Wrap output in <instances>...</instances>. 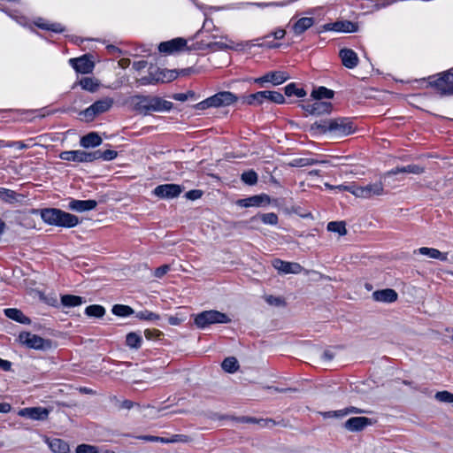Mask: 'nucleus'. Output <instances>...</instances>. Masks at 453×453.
Masks as SVG:
<instances>
[{
    "label": "nucleus",
    "mask_w": 453,
    "mask_h": 453,
    "mask_svg": "<svg viewBox=\"0 0 453 453\" xmlns=\"http://www.w3.org/2000/svg\"><path fill=\"white\" fill-rule=\"evenodd\" d=\"M203 195V192L198 189L190 190L186 193V197L190 200L199 199Z\"/></svg>",
    "instance_id": "nucleus-58"
},
{
    "label": "nucleus",
    "mask_w": 453,
    "mask_h": 453,
    "mask_svg": "<svg viewBox=\"0 0 453 453\" xmlns=\"http://www.w3.org/2000/svg\"><path fill=\"white\" fill-rule=\"evenodd\" d=\"M36 25L39 27H42V28H44V29H48V30H51V31H54V32H63L64 31V28L59 24L47 25V24H42V23H36Z\"/></svg>",
    "instance_id": "nucleus-54"
},
{
    "label": "nucleus",
    "mask_w": 453,
    "mask_h": 453,
    "mask_svg": "<svg viewBox=\"0 0 453 453\" xmlns=\"http://www.w3.org/2000/svg\"><path fill=\"white\" fill-rule=\"evenodd\" d=\"M311 96L319 101L322 98H332L334 96V91L325 87H319L312 91Z\"/></svg>",
    "instance_id": "nucleus-33"
},
{
    "label": "nucleus",
    "mask_w": 453,
    "mask_h": 453,
    "mask_svg": "<svg viewBox=\"0 0 453 453\" xmlns=\"http://www.w3.org/2000/svg\"><path fill=\"white\" fill-rule=\"evenodd\" d=\"M260 219L263 223L273 226L277 225L279 221L277 214L273 212L261 214Z\"/></svg>",
    "instance_id": "nucleus-45"
},
{
    "label": "nucleus",
    "mask_w": 453,
    "mask_h": 453,
    "mask_svg": "<svg viewBox=\"0 0 453 453\" xmlns=\"http://www.w3.org/2000/svg\"><path fill=\"white\" fill-rule=\"evenodd\" d=\"M173 103L158 96H150V113L152 111H169L173 108Z\"/></svg>",
    "instance_id": "nucleus-18"
},
{
    "label": "nucleus",
    "mask_w": 453,
    "mask_h": 453,
    "mask_svg": "<svg viewBox=\"0 0 453 453\" xmlns=\"http://www.w3.org/2000/svg\"><path fill=\"white\" fill-rule=\"evenodd\" d=\"M314 163L313 159L310 158H296L288 163V165L291 167H303L307 165H311Z\"/></svg>",
    "instance_id": "nucleus-44"
},
{
    "label": "nucleus",
    "mask_w": 453,
    "mask_h": 453,
    "mask_svg": "<svg viewBox=\"0 0 453 453\" xmlns=\"http://www.w3.org/2000/svg\"><path fill=\"white\" fill-rule=\"evenodd\" d=\"M265 94L263 91L251 94L245 98V102L249 104H253L255 102L261 104L264 101Z\"/></svg>",
    "instance_id": "nucleus-47"
},
{
    "label": "nucleus",
    "mask_w": 453,
    "mask_h": 453,
    "mask_svg": "<svg viewBox=\"0 0 453 453\" xmlns=\"http://www.w3.org/2000/svg\"><path fill=\"white\" fill-rule=\"evenodd\" d=\"M102 143V138L96 133H89L81 139V145L84 148L96 147Z\"/></svg>",
    "instance_id": "nucleus-22"
},
{
    "label": "nucleus",
    "mask_w": 453,
    "mask_h": 453,
    "mask_svg": "<svg viewBox=\"0 0 453 453\" xmlns=\"http://www.w3.org/2000/svg\"><path fill=\"white\" fill-rule=\"evenodd\" d=\"M265 300L271 306L285 307L287 304L285 298H283L281 296L266 295V296H265Z\"/></svg>",
    "instance_id": "nucleus-37"
},
{
    "label": "nucleus",
    "mask_w": 453,
    "mask_h": 453,
    "mask_svg": "<svg viewBox=\"0 0 453 453\" xmlns=\"http://www.w3.org/2000/svg\"><path fill=\"white\" fill-rule=\"evenodd\" d=\"M429 84L441 95H453V73H445Z\"/></svg>",
    "instance_id": "nucleus-8"
},
{
    "label": "nucleus",
    "mask_w": 453,
    "mask_h": 453,
    "mask_svg": "<svg viewBox=\"0 0 453 453\" xmlns=\"http://www.w3.org/2000/svg\"><path fill=\"white\" fill-rule=\"evenodd\" d=\"M96 152L99 154L96 156V159L103 158L104 160H112L118 155V152L112 150H106L104 151L96 150Z\"/></svg>",
    "instance_id": "nucleus-48"
},
{
    "label": "nucleus",
    "mask_w": 453,
    "mask_h": 453,
    "mask_svg": "<svg viewBox=\"0 0 453 453\" xmlns=\"http://www.w3.org/2000/svg\"><path fill=\"white\" fill-rule=\"evenodd\" d=\"M112 312L119 317H127L133 314L134 311L130 306L123 304H115L112 307Z\"/></svg>",
    "instance_id": "nucleus-36"
},
{
    "label": "nucleus",
    "mask_w": 453,
    "mask_h": 453,
    "mask_svg": "<svg viewBox=\"0 0 453 453\" xmlns=\"http://www.w3.org/2000/svg\"><path fill=\"white\" fill-rule=\"evenodd\" d=\"M350 192L357 197L366 199L365 188L363 186L351 187Z\"/></svg>",
    "instance_id": "nucleus-55"
},
{
    "label": "nucleus",
    "mask_w": 453,
    "mask_h": 453,
    "mask_svg": "<svg viewBox=\"0 0 453 453\" xmlns=\"http://www.w3.org/2000/svg\"><path fill=\"white\" fill-rule=\"evenodd\" d=\"M132 110L143 115L150 114V96L135 95L127 100Z\"/></svg>",
    "instance_id": "nucleus-7"
},
{
    "label": "nucleus",
    "mask_w": 453,
    "mask_h": 453,
    "mask_svg": "<svg viewBox=\"0 0 453 453\" xmlns=\"http://www.w3.org/2000/svg\"><path fill=\"white\" fill-rule=\"evenodd\" d=\"M42 219L48 225L61 227H73L79 224L77 216L55 208L40 211Z\"/></svg>",
    "instance_id": "nucleus-1"
},
{
    "label": "nucleus",
    "mask_w": 453,
    "mask_h": 453,
    "mask_svg": "<svg viewBox=\"0 0 453 453\" xmlns=\"http://www.w3.org/2000/svg\"><path fill=\"white\" fill-rule=\"evenodd\" d=\"M296 89V85L294 83H290L285 87V94L288 96H291L292 95H295Z\"/></svg>",
    "instance_id": "nucleus-62"
},
{
    "label": "nucleus",
    "mask_w": 453,
    "mask_h": 453,
    "mask_svg": "<svg viewBox=\"0 0 453 453\" xmlns=\"http://www.w3.org/2000/svg\"><path fill=\"white\" fill-rule=\"evenodd\" d=\"M80 85L85 90L95 92L99 87V81L90 77H85L81 80Z\"/></svg>",
    "instance_id": "nucleus-32"
},
{
    "label": "nucleus",
    "mask_w": 453,
    "mask_h": 453,
    "mask_svg": "<svg viewBox=\"0 0 453 453\" xmlns=\"http://www.w3.org/2000/svg\"><path fill=\"white\" fill-rule=\"evenodd\" d=\"M82 297L73 295H64L61 296V303L65 307H75L82 303Z\"/></svg>",
    "instance_id": "nucleus-29"
},
{
    "label": "nucleus",
    "mask_w": 453,
    "mask_h": 453,
    "mask_svg": "<svg viewBox=\"0 0 453 453\" xmlns=\"http://www.w3.org/2000/svg\"><path fill=\"white\" fill-rule=\"evenodd\" d=\"M136 317L140 319L145 320H156L159 319V315L151 311H141L136 314Z\"/></svg>",
    "instance_id": "nucleus-50"
},
{
    "label": "nucleus",
    "mask_w": 453,
    "mask_h": 453,
    "mask_svg": "<svg viewBox=\"0 0 453 453\" xmlns=\"http://www.w3.org/2000/svg\"><path fill=\"white\" fill-rule=\"evenodd\" d=\"M142 338L135 333H129L126 337L127 345L130 348L138 349L141 345Z\"/></svg>",
    "instance_id": "nucleus-41"
},
{
    "label": "nucleus",
    "mask_w": 453,
    "mask_h": 453,
    "mask_svg": "<svg viewBox=\"0 0 453 453\" xmlns=\"http://www.w3.org/2000/svg\"><path fill=\"white\" fill-rule=\"evenodd\" d=\"M79 159L80 162H92L96 159V156H98V152H86L83 150H79Z\"/></svg>",
    "instance_id": "nucleus-46"
},
{
    "label": "nucleus",
    "mask_w": 453,
    "mask_h": 453,
    "mask_svg": "<svg viewBox=\"0 0 453 453\" xmlns=\"http://www.w3.org/2000/svg\"><path fill=\"white\" fill-rule=\"evenodd\" d=\"M85 313L89 317L101 318L105 313V309L97 304L89 305L86 308Z\"/></svg>",
    "instance_id": "nucleus-35"
},
{
    "label": "nucleus",
    "mask_w": 453,
    "mask_h": 453,
    "mask_svg": "<svg viewBox=\"0 0 453 453\" xmlns=\"http://www.w3.org/2000/svg\"><path fill=\"white\" fill-rule=\"evenodd\" d=\"M162 332L159 331V330H157V329H153V330H150V329H146L144 331V335L145 337L148 339V340H150L152 339L153 337H157V338H159L161 335H162Z\"/></svg>",
    "instance_id": "nucleus-57"
},
{
    "label": "nucleus",
    "mask_w": 453,
    "mask_h": 453,
    "mask_svg": "<svg viewBox=\"0 0 453 453\" xmlns=\"http://www.w3.org/2000/svg\"><path fill=\"white\" fill-rule=\"evenodd\" d=\"M332 110V104L317 100L313 103V108L311 110V115H322L329 113Z\"/></svg>",
    "instance_id": "nucleus-26"
},
{
    "label": "nucleus",
    "mask_w": 453,
    "mask_h": 453,
    "mask_svg": "<svg viewBox=\"0 0 453 453\" xmlns=\"http://www.w3.org/2000/svg\"><path fill=\"white\" fill-rule=\"evenodd\" d=\"M113 104V99L105 97L95 102L91 106L81 112L87 121H91L98 114L107 111Z\"/></svg>",
    "instance_id": "nucleus-5"
},
{
    "label": "nucleus",
    "mask_w": 453,
    "mask_h": 453,
    "mask_svg": "<svg viewBox=\"0 0 453 453\" xmlns=\"http://www.w3.org/2000/svg\"><path fill=\"white\" fill-rule=\"evenodd\" d=\"M273 266L281 273H300L303 268L298 263L286 262L280 259H274L273 261Z\"/></svg>",
    "instance_id": "nucleus-11"
},
{
    "label": "nucleus",
    "mask_w": 453,
    "mask_h": 453,
    "mask_svg": "<svg viewBox=\"0 0 453 453\" xmlns=\"http://www.w3.org/2000/svg\"><path fill=\"white\" fill-rule=\"evenodd\" d=\"M17 195L11 189L0 188V200L7 203H12L17 200Z\"/></svg>",
    "instance_id": "nucleus-42"
},
{
    "label": "nucleus",
    "mask_w": 453,
    "mask_h": 453,
    "mask_svg": "<svg viewBox=\"0 0 453 453\" xmlns=\"http://www.w3.org/2000/svg\"><path fill=\"white\" fill-rule=\"evenodd\" d=\"M241 179L245 184L252 186L257 182V174L253 170H250L244 172Z\"/></svg>",
    "instance_id": "nucleus-40"
},
{
    "label": "nucleus",
    "mask_w": 453,
    "mask_h": 453,
    "mask_svg": "<svg viewBox=\"0 0 453 453\" xmlns=\"http://www.w3.org/2000/svg\"><path fill=\"white\" fill-rule=\"evenodd\" d=\"M250 206H259L263 203L269 204L271 199L267 195H257L249 197Z\"/></svg>",
    "instance_id": "nucleus-38"
},
{
    "label": "nucleus",
    "mask_w": 453,
    "mask_h": 453,
    "mask_svg": "<svg viewBox=\"0 0 453 453\" xmlns=\"http://www.w3.org/2000/svg\"><path fill=\"white\" fill-rule=\"evenodd\" d=\"M194 96H195V93L193 91L189 90L186 93H176L173 96V98L177 101L185 102L188 98H191Z\"/></svg>",
    "instance_id": "nucleus-53"
},
{
    "label": "nucleus",
    "mask_w": 453,
    "mask_h": 453,
    "mask_svg": "<svg viewBox=\"0 0 453 453\" xmlns=\"http://www.w3.org/2000/svg\"><path fill=\"white\" fill-rule=\"evenodd\" d=\"M4 314L11 319L18 321L22 324H29L30 319L26 317L21 311L14 308H9L4 310Z\"/></svg>",
    "instance_id": "nucleus-23"
},
{
    "label": "nucleus",
    "mask_w": 453,
    "mask_h": 453,
    "mask_svg": "<svg viewBox=\"0 0 453 453\" xmlns=\"http://www.w3.org/2000/svg\"><path fill=\"white\" fill-rule=\"evenodd\" d=\"M12 368V363L7 360H4L0 358V369L4 371H10Z\"/></svg>",
    "instance_id": "nucleus-63"
},
{
    "label": "nucleus",
    "mask_w": 453,
    "mask_h": 453,
    "mask_svg": "<svg viewBox=\"0 0 453 453\" xmlns=\"http://www.w3.org/2000/svg\"><path fill=\"white\" fill-rule=\"evenodd\" d=\"M231 322L228 316L215 310L203 311L196 315L195 324L199 328H204L212 324H226Z\"/></svg>",
    "instance_id": "nucleus-3"
},
{
    "label": "nucleus",
    "mask_w": 453,
    "mask_h": 453,
    "mask_svg": "<svg viewBox=\"0 0 453 453\" xmlns=\"http://www.w3.org/2000/svg\"><path fill=\"white\" fill-rule=\"evenodd\" d=\"M365 411L361 409H358L356 407H350V408H347V409L341 410L338 411H329V412L325 413L324 415H325V417H341V416H345L349 413H365Z\"/></svg>",
    "instance_id": "nucleus-34"
},
{
    "label": "nucleus",
    "mask_w": 453,
    "mask_h": 453,
    "mask_svg": "<svg viewBox=\"0 0 453 453\" xmlns=\"http://www.w3.org/2000/svg\"><path fill=\"white\" fill-rule=\"evenodd\" d=\"M49 410L42 407L24 408L18 414L20 417L28 418L34 420H45L49 416Z\"/></svg>",
    "instance_id": "nucleus-13"
},
{
    "label": "nucleus",
    "mask_w": 453,
    "mask_h": 453,
    "mask_svg": "<svg viewBox=\"0 0 453 453\" xmlns=\"http://www.w3.org/2000/svg\"><path fill=\"white\" fill-rule=\"evenodd\" d=\"M332 122V119H323L318 122H315L311 126V130L315 134H326L331 132L330 124Z\"/></svg>",
    "instance_id": "nucleus-27"
},
{
    "label": "nucleus",
    "mask_w": 453,
    "mask_h": 453,
    "mask_svg": "<svg viewBox=\"0 0 453 453\" xmlns=\"http://www.w3.org/2000/svg\"><path fill=\"white\" fill-rule=\"evenodd\" d=\"M97 449L95 446L88 444H81L76 448V453H97Z\"/></svg>",
    "instance_id": "nucleus-51"
},
{
    "label": "nucleus",
    "mask_w": 453,
    "mask_h": 453,
    "mask_svg": "<svg viewBox=\"0 0 453 453\" xmlns=\"http://www.w3.org/2000/svg\"><path fill=\"white\" fill-rule=\"evenodd\" d=\"M425 172L424 167L418 165H409L405 166V173L412 174H421Z\"/></svg>",
    "instance_id": "nucleus-52"
},
{
    "label": "nucleus",
    "mask_w": 453,
    "mask_h": 453,
    "mask_svg": "<svg viewBox=\"0 0 453 453\" xmlns=\"http://www.w3.org/2000/svg\"><path fill=\"white\" fill-rule=\"evenodd\" d=\"M19 342L28 348L35 349H50L52 347V342L49 339H44L39 335L31 334L29 332L20 333L19 335Z\"/></svg>",
    "instance_id": "nucleus-4"
},
{
    "label": "nucleus",
    "mask_w": 453,
    "mask_h": 453,
    "mask_svg": "<svg viewBox=\"0 0 453 453\" xmlns=\"http://www.w3.org/2000/svg\"><path fill=\"white\" fill-rule=\"evenodd\" d=\"M79 156V150L63 151L59 154V157L62 160L74 162H80Z\"/></svg>",
    "instance_id": "nucleus-43"
},
{
    "label": "nucleus",
    "mask_w": 453,
    "mask_h": 453,
    "mask_svg": "<svg viewBox=\"0 0 453 453\" xmlns=\"http://www.w3.org/2000/svg\"><path fill=\"white\" fill-rule=\"evenodd\" d=\"M141 438L143 439V440H146V441H161V442H168V441H170L169 440L164 439L162 437H157V436H149V435H146V436H142Z\"/></svg>",
    "instance_id": "nucleus-60"
},
{
    "label": "nucleus",
    "mask_w": 453,
    "mask_h": 453,
    "mask_svg": "<svg viewBox=\"0 0 453 453\" xmlns=\"http://www.w3.org/2000/svg\"><path fill=\"white\" fill-rule=\"evenodd\" d=\"M262 426H273L275 425V421L273 419H260L257 421Z\"/></svg>",
    "instance_id": "nucleus-64"
},
{
    "label": "nucleus",
    "mask_w": 453,
    "mask_h": 453,
    "mask_svg": "<svg viewBox=\"0 0 453 453\" xmlns=\"http://www.w3.org/2000/svg\"><path fill=\"white\" fill-rule=\"evenodd\" d=\"M170 270V266L168 265H164L160 267H157L154 272V276L157 278H162Z\"/></svg>",
    "instance_id": "nucleus-56"
},
{
    "label": "nucleus",
    "mask_w": 453,
    "mask_h": 453,
    "mask_svg": "<svg viewBox=\"0 0 453 453\" xmlns=\"http://www.w3.org/2000/svg\"><path fill=\"white\" fill-rule=\"evenodd\" d=\"M435 398L440 402L453 403V394L448 391H440L435 394Z\"/></svg>",
    "instance_id": "nucleus-49"
},
{
    "label": "nucleus",
    "mask_w": 453,
    "mask_h": 453,
    "mask_svg": "<svg viewBox=\"0 0 453 453\" xmlns=\"http://www.w3.org/2000/svg\"><path fill=\"white\" fill-rule=\"evenodd\" d=\"M334 357V354L330 350H325L323 353V358L326 362V365H328Z\"/></svg>",
    "instance_id": "nucleus-61"
},
{
    "label": "nucleus",
    "mask_w": 453,
    "mask_h": 453,
    "mask_svg": "<svg viewBox=\"0 0 453 453\" xmlns=\"http://www.w3.org/2000/svg\"><path fill=\"white\" fill-rule=\"evenodd\" d=\"M7 147H14L19 150L27 149L28 146L23 142H11L6 144Z\"/></svg>",
    "instance_id": "nucleus-59"
},
{
    "label": "nucleus",
    "mask_w": 453,
    "mask_h": 453,
    "mask_svg": "<svg viewBox=\"0 0 453 453\" xmlns=\"http://www.w3.org/2000/svg\"><path fill=\"white\" fill-rule=\"evenodd\" d=\"M181 192V187L177 184L159 185L153 191L154 195L160 198H174Z\"/></svg>",
    "instance_id": "nucleus-9"
},
{
    "label": "nucleus",
    "mask_w": 453,
    "mask_h": 453,
    "mask_svg": "<svg viewBox=\"0 0 453 453\" xmlns=\"http://www.w3.org/2000/svg\"><path fill=\"white\" fill-rule=\"evenodd\" d=\"M237 96L229 91H222L198 103L195 105L197 110H205L211 107H226L234 104Z\"/></svg>",
    "instance_id": "nucleus-2"
},
{
    "label": "nucleus",
    "mask_w": 453,
    "mask_h": 453,
    "mask_svg": "<svg viewBox=\"0 0 453 453\" xmlns=\"http://www.w3.org/2000/svg\"><path fill=\"white\" fill-rule=\"evenodd\" d=\"M357 30V25L349 21H336V32L353 33Z\"/></svg>",
    "instance_id": "nucleus-31"
},
{
    "label": "nucleus",
    "mask_w": 453,
    "mask_h": 453,
    "mask_svg": "<svg viewBox=\"0 0 453 453\" xmlns=\"http://www.w3.org/2000/svg\"><path fill=\"white\" fill-rule=\"evenodd\" d=\"M418 253L424 256H428L431 258L434 259H439L441 261H444L447 259V254L441 252L437 249L434 248H427V247H422L418 249Z\"/></svg>",
    "instance_id": "nucleus-25"
},
{
    "label": "nucleus",
    "mask_w": 453,
    "mask_h": 453,
    "mask_svg": "<svg viewBox=\"0 0 453 453\" xmlns=\"http://www.w3.org/2000/svg\"><path fill=\"white\" fill-rule=\"evenodd\" d=\"M70 64L78 73H91L95 65L93 60L88 55H84L77 58H71Z\"/></svg>",
    "instance_id": "nucleus-10"
},
{
    "label": "nucleus",
    "mask_w": 453,
    "mask_h": 453,
    "mask_svg": "<svg viewBox=\"0 0 453 453\" xmlns=\"http://www.w3.org/2000/svg\"><path fill=\"white\" fill-rule=\"evenodd\" d=\"M314 24L312 18H301L293 25V31L296 35H301Z\"/></svg>",
    "instance_id": "nucleus-21"
},
{
    "label": "nucleus",
    "mask_w": 453,
    "mask_h": 453,
    "mask_svg": "<svg viewBox=\"0 0 453 453\" xmlns=\"http://www.w3.org/2000/svg\"><path fill=\"white\" fill-rule=\"evenodd\" d=\"M289 79L288 74L286 72L275 71L270 72L260 78L255 79L256 83L271 82L277 86L282 84Z\"/></svg>",
    "instance_id": "nucleus-12"
},
{
    "label": "nucleus",
    "mask_w": 453,
    "mask_h": 453,
    "mask_svg": "<svg viewBox=\"0 0 453 453\" xmlns=\"http://www.w3.org/2000/svg\"><path fill=\"white\" fill-rule=\"evenodd\" d=\"M330 127V134H333L337 137L347 136L355 131L353 123L350 120L343 118L332 119Z\"/></svg>",
    "instance_id": "nucleus-6"
},
{
    "label": "nucleus",
    "mask_w": 453,
    "mask_h": 453,
    "mask_svg": "<svg viewBox=\"0 0 453 453\" xmlns=\"http://www.w3.org/2000/svg\"><path fill=\"white\" fill-rule=\"evenodd\" d=\"M339 57L342 59V65L347 68L352 69L358 65V57L357 53L350 49H342L339 52Z\"/></svg>",
    "instance_id": "nucleus-16"
},
{
    "label": "nucleus",
    "mask_w": 453,
    "mask_h": 453,
    "mask_svg": "<svg viewBox=\"0 0 453 453\" xmlns=\"http://www.w3.org/2000/svg\"><path fill=\"white\" fill-rule=\"evenodd\" d=\"M187 45V41L183 38H176L168 42H161L158 50L161 52L172 53L175 50H181Z\"/></svg>",
    "instance_id": "nucleus-15"
},
{
    "label": "nucleus",
    "mask_w": 453,
    "mask_h": 453,
    "mask_svg": "<svg viewBox=\"0 0 453 453\" xmlns=\"http://www.w3.org/2000/svg\"><path fill=\"white\" fill-rule=\"evenodd\" d=\"M326 228L329 232L337 233L340 236L347 234L346 224L343 221H331Z\"/></svg>",
    "instance_id": "nucleus-30"
},
{
    "label": "nucleus",
    "mask_w": 453,
    "mask_h": 453,
    "mask_svg": "<svg viewBox=\"0 0 453 453\" xmlns=\"http://www.w3.org/2000/svg\"><path fill=\"white\" fill-rule=\"evenodd\" d=\"M265 94L264 100L267 99L276 104H283L285 102L284 96L276 91H263Z\"/></svg>",
    "instance_id": "nucleus-39"
},
{
    "label": "nucleus",
    "mask_w": 453,
    "mask_h": 453,
    "mask_svg": "<svg viewBox=\"0 0 453 453\" xmlns=\"http://www.w3.org/2000/svg\"><path fill=\"white\" fill-rule=\"evenodd\" d=\"M221 367L225 372L234 373L236 371H238V369L240 368V365L236 357H228L223 360Z\"/></svg>",
    "instance_id": "nucleus-28"
},
{
    "label": "nucleus",
    "mask_w": 453,
    "mask_h": 453,
    "mask_svg": "<svg viewBox=\"0 0 453 453\" xmlns=\"http://www.w3.org/2000/svg\"><path fill=\"white\" fill-rule=\"evenodd\" d=\"M48 444L50 449L55 453H68L70 450L68 443L61 439H52Z\"/></svg>",
    "instance_id": "nucleus-24"
},
{
    "label": "nucleus",
    "mask_w": 453,
    "mask_h": 453,
    "mask_svg": "<svg viewBox=\"0 0 453 453\" xmlns=\"http://www.w3.org/2000/svg\"><path fill=\"white\" fill-rule=\"evenodd\" d=\"M97 202L96 200H72L69 203V208L76 211H90L96 207Z\"/></svg>",
    "instance_id": "nucleus-19"
},
{
    "label": "nucleus",
    "mask_w": 453,
    "mask_h": 453,
    "mask_svg": "<svg viewBox=\"0 0 453 453\" xmlns=\"http://www.w3.org/2000/svg\"><path fill=\"white\" fill-rule=\"evenodd\" d=\"M372 298L376 302L394 303L397 300L398 295L396 291L392 288H385L374 291L372 293Z\"/></svg>",
    "instance_id": "nucleus-17"
},
{
    "label": "nucleus",
    "mask_w": 453,
    "mask_h": 453,
    "mask_svg": "<svg viewBox=\"0 0 453 453\" xmlns=\"http://www.w3.org/2000/svg\"><path fill=\"white\" fill-rule=\"evenodd\" d=\"M364 188L366 199L372 196H382L384 194V186L380 181L364 186Z\"/></svg>",
    "instance_id": "nucleus-20"
},
{
    "label": "nucleus",
    "mask_w": 453,
    "mask_h": 453,
    "mask_svg": "<svg viewBox=\"0 0 453 453\" xmlns=\"http://www.w3.org/2000/svg\"><path fill=\"white\" fill-rule=\"evenodd\" d=\"M372 421L370 418L365 417H355L349 418L344 423V427L351 432H357L363 430L367 426H370Z\"/></svg>",
    "instance_id": "nucleus-14"
}]
</instances>
